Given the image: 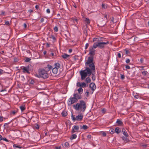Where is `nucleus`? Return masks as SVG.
Masks as SVG:
<instances>
[{
	"label": "nucleus",
	"instance_id": "nucleus-9",
	"mask_svg": "<svg viewBox=\"0 0 149 149\" xmlns=\"http://www.w3.org/2000/svg\"><path fill=\"white\" fill-rule=\"evenodd\" d=\"M89 87L91 88V90L92 91V93L93 92V91L95 90L96 87L95 84L94 83H91L89 85Z\"/></svg>",
	"mask_w": 149,
	"mask_h": 149
},
{
	"label": "nucleus",
	"instance_id": "nucleus-22",
	"mask_svg": "<svg viewBox=\"0 0 149 149\" xmlns=\"http://www.w3.org/2000/svg\"><path fill=\"white\" fill-rule=\"evenodd\" d=\"M91 80L90 78L88 77L86 78L85 81L87 83H90L91 82Z\"/></svg>",
	"mask_w": 149,
	"mask_h": 149
},
{
	"label": "nucleus",
	"instance_id": "nucleus-6",
	"mask_svg": "<svg viewBox=\"0 0 149 149\" xmlns=\"http://www.w3.org/2000/svg\"><path fill=\"white\" fill-rule=\"evenodd\" d=\"M75 95L76 94H74V97H70L69 99L68 102V104L69 105H70L78 101V100L75 97Z\"/></svg>",
	"mask_w": 149,
	"mask_h": 149
},
{
	"label": "nucleus",
	"instance_id": "nucleus-24",
	"mask_svg": "<svg viewBox=\"0 0 149 149\" xmlns=\"http://www.w3.org/2000/svg\"><path fill=\"white\" fill-rule=\"evenodd\" d=\"M77 91L80 94H82V93H83V90L81 88H80L79 89H78Z\"/></svg>",
	"mask_w": 149,
	"mask_h": 149
},
{
	"label": "nucleus",
	"instance_id": "nucleus-13",
	"mask_svg": "<svg viewBox=\"0 0 149 149\" xmlns=\"http://www.w3.org/2000/svg\"><path fill=\"white\" fill-rule=\"evenodd\" d=\"M74 94H76L75 95V97L78 100V99H80L81 98V95H79L77 93H74Z\"/></svg>",
	"mask_w": 149,
	"mask_h": 149
},
{
	"label": "nucleus",
	"instance_id": "nucleus-3",
	"mask_svg": "<svg viewBox=\"0 0 149 149\" xmlns=\"http://www.w3.org/2000/svg\"><path fill=\"white\" fill-rule=\"evenodd\" d=\"M38 73V74H35V76L38 78L41 77L43 79H47L49 77V74L48 73L43 69H39Z\"/></svg>",
	"mask_w": 149,
	"mask_h": 149
},
{
	"label": "nucleus",
	"instance_id": "nucleus-47",
	"mask_svg": "<svg viewBox=\"0 0 149 149\" xmlns=\"http://www.w3.org/2000/svg\"><path fill=\"white\" fill-rule=\"evenodd\" d=\"M2 140H3L6 142H9L8 140L6 138H2Z\"/></svg>",
	"mask_w": 149,
	"mask_h": 149
},
{
	"label": "nucleus",
	"instance_id": "nucleus-50",
	"mask_svg": "<svg viewBox=\"0 0 149 149\" xmlns=\"http://www.w3.org/2000/svg\"><path fill=\"white\" fill-rule=\"evenodd\" d=\"M57 16L58 17V19H61V16L59 14H58L57 15Z\"/></svg>",
	"mask_w": 149,
	"mask_h": 149
},
{
	"label": "nucleus",
	"instance_id": "nucleus-4",
	"mask_svg": "<svg viewBox=\"0 0 149 149\" xmlns=\"http://www.w3.org/2000/svg\"><path fill=\"white\" fill-rule=\"evenodd\" d=\"M109 43V41H106V42H98L94 43L93 47L95 49L98 47L100 49H103L104 48L105 45H107Z\"/></svg>",
	"mask_w": 149,
	"mask_h": 149
},
{
	"label": "nucleus",
	"instance_id": "nucleus-15",
	"mask_svg": "<svg viewBox=\"0 0 149 149\" xmlns=\"http://www.w3.org/2000/svg\"><path fill=\"white\" fill-rule=\"evenodd\" d=\"M121 131V129H120L119 127H117L115 128V132L117 134L120 133Z\"/></svg>",
	"mask_w": 149,
	"mask_h": 149
},
{
	"label": "nucleus",
	"instance_id": "nucleus-11",
	"mask_svg": "<svg viewBox=\"0 0 149 149\" xmlns=\"http://www.w3.org/2000/svg\"><path fill=\"white\" fill-rule=\"evenodd\" d=\"M83 116L82 114L80 113L76 117V120L77 121H81L83 119Z\"/></svg>",
	"mask_w": 149,
	"mask_h": 149
},
{
	"label": "nucleus",
	"instance_id": "nucleus-51",
	"mask_svg": "<svg viewBox=\"0 0 149 149\" xmlns=\"http://www.w3.org/2000/svg\"><path fill=\"white\" fill-rule=\"evenodd\" d=\"M102 134L103 135V136H105L107 135V134L106 132H103L102 133Z\"/></svg>",
	"mask_w": 149,
	"mask_h": 149
},
{
	"label": "nucleus",
	"instance_id": "nucleus-61",
	"mask_svg": "<svg viewBox=\"0 0 149 149\" xmlns=\"http://www.w3.org/2000/svg\"><path fill=\"white\" fill-rule=\"evenodd\" d=\"M143 60L142 58H141L140 59V62H141V63H143Z\"/></svg>",
	"mask_w": 149,
	"mask_h": 149
},
{
	"label": "nucleus",
	"instance_id": "nucleus-26",
	"mask_svg": "<svg viewBox=\"0 0 149 149\" xmlns=\"http://www.w3.org/2000/svg\"><path fill=\"white\" fill-rule=\"evenodd\" d=\"M13 147L14 148H22V146H19L18 145H17L16 144H14L13 145Z\"/></svg>",
	"mask_w": 149,
	"mask_h": 149
},
{
	"label": "nucleus",
	"instance_id": "nucleus-18",
	"mask_svg": "<svg viewBox=\"0 0 149 149\" xmlns=\"http://www.w3.org/2000/svg\"><path fill=\"white\" fill-rule=\"evenodd\" d=\"M54 65L55 66L54 68H56L58 69L60 68L61 66L60 64L58 63H55Z\"/></svg>",
	"mask_w": 149,
	"mask_h": 149
},
{
	"label": "nucleus",
	"instance_id": "nucleus-64",
	"mask_svg": "<svg viewBox=\"0 0 149 149\" xmlns=\"http://www.w3.org/2000/svg\"><path fill=\"white\" fill-rule=\"evenodd\" d=\"M46 47H50V44L48 43L46 44Z\"/></svg>",
	"mask_w": 149,
	"mask_h": 149
},
{
	"label": "nucleus",
	"instance_id": "nucleus-57",
	"mask_svg": "<svg viewBox=\"0 0 149 149\" xmlns=\"http://www.w3.org/2000/svg\"><path fill=\"white\" fill-rule=\"evenodd\" d=\"M130 60L129 59H127L126 61V63H130Z\"/></svg>",
	"mask_w": 149,
	"mask_h": 149
},
{
	"label": "nucleus",
	"instance_id": "nucleus-48",
	"mask_svg": "<svg viewBox=\"0 0 149 149\" xmlns=\"http://www.w3.org/2000/svg\"><path fill=\"white\" fill-rule=\"evenodd\" d=\"M3 71L2 69H0V75L3 73Z\"/></svg>",
	"mask_w": 149,
	"mask_h": 149
},
{
	"label": "nucleus",
	"instance_id": "nucleus-60",
	"mask_svg": "<svg viewBox=\"0 0 149 149\" xmlns=\"http://www.w3.org/2000/svg\"><path fill=\"white\" fill-rule=\"evenodd\" d=\"M118 57L119 58H120L121 57V54L120 53H118Z\"/></svg>",
	"mask_w": 149,
	"mask_h": 149
},
{
	"label": "nucleus",
	"instance_id": "nucleus-5",
	"mask_svg": "<svg viewBox=\"0 0 149 149\" xmlns=\"http://www.w3.org/2000/svg\"><path fill=\"white\" fill-rule=\"evenodd\" d=\"M22 69L24 73L26 72L28 73H30L29 72V71H32L33 68L31 65H29L27 67H22Z\"/></svg>",
	"mask_w": 149,
	"mask_h": 149
},
{
	"label": "nucleus",
	"instance_id": "nucleus-45",
	"mask_svg": "<svg viewBox=\"0 0 149 149\" xmlns=\"http://www.w3.org/2000/svg\"><path fill=\"white\" fill-rule=\"evenodd\" d=\"M51 38H52L53 40H56V39L55 37L53 35H52Z\"/></svg>",
	"mask_w": 149,
	"mask_h": 149
},
{
	"label": "nucleus",
	"instance_id": "nucleus-30",
	"mask_svg": "<svg viewBox=\"0 0 149 149\" xmlns=\"http://www.w3.org/2000/svg\"><path fill=\"white\" fill-rule=\"evenodd\" d=\"M124 50L125 51V54L126 55H128L130 53V51L127 49H125Z\"/></svg>",
	"mask_w": 149,
	"mask_h": 149
},
{
	"label": "nucleus",
	"instance_id": "nucleus-41",
	"mask_svg": "<svg viewBox=\"0 0 149 149\" xmlns=\"http://www.w3.org/2000/svg\"><path fill=\"white\" fill-rule=\"evenodd\" d=\"M69 145V143L68 142H66L64 144V146L65 147H68Z\"/></svg>",
	"mask_w": 149,
	"mask_h": 149
},
{
	"label": "nucleus",
	"instance_id": "nucleus-39",
	"mask_svg": "<svg viewBox=\"0 0 149 149\" xmlns=\"http://www.w3.org/2000/svg\"><path fill=\"white\" fill-rule=\"evenodd\" d=\"M89 44L88 43H87L86 44L85 46V49H86L88 48V47L89 46Z\"/></svg>",
	"mask_w": 149,
	"mask_h": 149
},
{
	"label": "nucleus",
	"instance_id": "nucleus-59",
	"mask_svg": "<svg viewBox=\"0 0 149 149\" xmlns=\"http://www.w3.org/2000/svg\"><path fill=\"white\" fill-rule=\"evenodd\" d=\"M47 13H50V10H49V9H47Z\"/></svg>",
	"mask_w": 149,
	"mask_h": 149
},
{
	"label": "nucleus",
	"instance_id": "nucleus-17",
	"mask_svg": "<svg viewBox=\"0 0 149 149\" xmlns=\"http://www.w3.org/2000/svg\"><path fill=\"white\" fill-rule=\"evenodd\" d=\"M116 123L118 125H121L123 124L122 121L119 119H118Z\"/></svg>",
	"mask_w": 149,
	"mask_h": 149
},
{
	"label": "nucleus",
	"instance_id": "nucleus-46",
	"mask_svg": "<svg viewBox=\"0 0 149 149\" xmlns=\"http://www.w3.org/2000/svg\"><path fill=\"white\" fill-rule=\"evenodd\" d=\"M126 69H130V67L129 65H127L125 66Z\"/></svg>",
	"mask_w": 149,
	"mask_h": 149
},
{
	"label": "nucleus",
	"instance_id": "nucleus-20",
	"mask_svg": "<svg viewBox=\"0 0 149 149\" xmlns=\"http://www.w3.org/2000/svg\"><path fill=\"white\" fill-rule=\"evenodd\" d=\"M84 21L85 22L88 24H89L91 22V21L90 19L87 18H85Z\"/></svg>",
	"mask_w": 149,
	"mask_h": 149
},
{
	"label": "nucleus",
	"instance_id": "nucleus-10",
	"mask_svg": "<svg viewBox=\"0 0 149 149\" xmlns=\"http://www.w3.org/2000/svg\"><path fill=\"white\" fill-rule=\"evenodd\" d=\"M52 68V67L50 65L48 64L47 66L44 68L43 69L47 73Z\"/></svg>",
	"mask_w": 149,
	"mask_h": 149
},
{
	"label": "nucleus",
	"instance_id": "nucleus-19",
	"mask_svg": "<svg viewBox=\"0 0 149 149\" xmlns=\"http://www.w3.org/2000/svg\"><path fill=\"white\" fill-rule=\"evenodd\" d=\"M81 128L86 130L88 128V127L86 125H84L82 126H81Z\"/></svg>",
	"mask_w": 149,
	"mask_h": 149
},
{
	"label": "nucleus",
	"instance_id": "nucleus-49",
	"mask_svg": "<svg viewBox=\"0 0 149 149\" xmlns=\"http://www.w3.org/2000/svg\"><path fill=\"white\" fill-rule=\"evenodd\" d=\"M121 78L122 79H124L125 78V76L124 75L121 74Z\"/></svg>",
	"mask_w": 149,
	"mask_h": 149
},
{
	"label": "nucleus",
	"instance_id": "nucleus-62",
	"mask_svg": "<svg viewBox=\"0 0 149 149\" xmlns=\"http://www.w3.org/2000/svg\"><path fill=\"white\" fill-rule=\"evenodd\" d=\"M28 11L29 13H31L33 12V10H32L30 9V10H28Z\"/></svg>",
	"mask_w": 149,
	"mask_h": 149
},
{
	"label": "nucleus",
	"instance_id": "nucleus-56",
	"mask_svg": "<svg viewBox=\"0 0 149 149\" xmlns=\"http://www.w3.org/2000/svg\"><path fill=\"white\" fill-rule=\"evenodd\" d=\"M86 96L87 97H88V95L89 94V92L88 91H87L86 92Z\"/></svg>",
	"mask_w": 149,
	"mask_h": 149
},
{
	"label": "nucleus",
	"instance_id": "nucleus-16",
	"mask_svg": "<svg viewBox=\"0 0 149 149\" xmlns=\"http://www.w3.org/2000/svg\"><path fill=\"white\" fill-rule=\"evenodd\" d=\"M128 136H123L122 137V139L125 142H127L129 141V140L127 139V137Z\"/></svg>",
	"mask_w": 149,
	"mask_h": 149
},
{
	"label": "nucleus",
	"instance_id": "nucleus-31",
	"mask_svg": "<svg viewBox=\"0 0 149 149\" xmlns=\"http://www.w3.org/2000/svg\"><path fill=\"white\" fill-rule=\"evenodd\" d=\"M142 74L143 76L146 75L148 74V72L146 71H143L142 72Z\"/></svg>",
	"mask_w": 149,
	"mask_h": 149
},
{
	"label": "nucleus",
	"instance_id": "nucleus-36",
	"mask_svg": "<svg viewBox=\"0 0 149 149\" xmlns=\"http://www.w3.org/2000/svg\"><path fill=\"white\" fill-rule=\"evenodd\" d=\"M54 30L56 32H57L58 31V27L57 26H55L54 28Z\"/></svg>",
	"mask_w": 149,
	"mask_h": 149
},
{
	"label": "nucleus",
	"instance_id": "nucleus-52",
	"mask_svg": "<svg viewBox=\"0 0 149 149\" xmlns=\"http://www.w3.org/2000/svg\"><path fill=\"white\" fill-rule=\"evenodd\" d=\"M35 8L37 10H38L39 8V6L38 5H36L35 6Z\"/></svg>",
	"mask_w": 149,
	"mask_h": 149
},
{
	"label": "nucleus",
	"instance_id": "nucleus-53",
	"mask_svg": "<svg viewBox=\"0 0 149 149\" xmlns=\"http://www.w3.org/2000/svg\"><path fill=\"white\" fill-rule=\"evenodd\" d=\"M87 138L89 139H91V136L90 134L88 135L87 136Z\"/></svg>",
	"mask_w": 149,
	"mask_h": 149
},
{
	"label": "nucleus",
	"instance_id": "nucleus-34",
	"mask_svg": "<svg viewBox=\"0 0 149 149\" xmlns=\"http://www.w3.org/2000/svg\"><path fill=\"white\" fill-rule=\"evenodd\" d=\"M35 127L36 129L38 130L39 128V126L37 124H35Z\"/></svg>",
	"mask_w": 149,
	"mask_h": 149
},
{
	"label": "nucleus",
	"instance_id": "nucleus-55",
	"mask_svg": "<svg viewBox=\"0 0 149 149\" xmlns=\"http://www.w3.org/2000/svg\"><path fill=\"white\" fill-rule=\"evenodd\" d=\"M3 120V117L0 116V121H2Z\"/></svg>",
	"mask_w": 149,
	"mask_h": 149
},
{
	"label": "nucleus",
	"instance_id": "nucleus-27",
	"mask_svg": "<svg viewBox=\"0 0 149 149\" xmlns=\"http://www.w3.org/2000/svg\"><path fill=\"white\" fill-rule=\"evenodd\" d=\"M20 108L22 111H24L25 109V107L24 106V105H22L20 107Z\"/></svg>",
	"mask_w": 149,
	"mask_h": 149
},
{
	"label": "nucleus",
	"instance_id": "nucleus-29",
	"mask_svg": "<svg viewBox=\"0 0 149 149\" xmlns=\"http://www.w3.org/2000/svg\"><path fill=\"white\" fill-rule=\"evenodd\" d=\"M115 132V130L113 128H111L109 130V132L111 134H113Z\"/></svg>",
	"mask_w": 149,
	"mask_h": 149
},
{
	"label": "nucleus",
	"instance_id": "nucleus-33",
	"mask_svg": "<svg viewBox=\"0 0 149 149\" xmlns=\"http://www.w3.org/2000/svg\"><path fill=\"white\" fill-rule=\"evenodd\" d=\"M31 60V58H29L27 57L25 58V61L26 62H28Z\"/></svg>",
	"mask_w": 149,
	"mask_h": 149
},
{
	"label": "nucleus",
	"instance_id": "nucleus-43",
	"mask_svg": "<svg viewBox=\"0 0 149 149\" xmlns=\"http://www.w3.org/2000/svg\"><path fill=\"white\" fill-rule=\"evenodd\" d=\"M5 13L4 11H3V10L1 11V15H5Z\"/></svg>",
	"mask_w": 149,
	"mask_h": 149
},
{
	"label": "nucleus",
	"instance_id": "nucleus-40",
	"mask_svg": "<svg viewBox=\"0 0 149 149\" xmlns=\"http://www.w3.org/2000/svg\"><path fill=\"white\" fill-rule=\"evenodd\" d=\"M134 93L133 94V95L134 97V98H135L136 99H138L139 97V96L138 95H134Z\"/></svg>",
	"mask_w": 149,
	"mask_h": 149
},
{
	"label": "nucleus",
	"instance_id": "nucleus-25",
	"mask_svg": "<svg viewBox=\"0 0 149 149\" xmlns=\"http://www.w3.org/2000/svg\"><path fill=\"white\" fill-rule=\"evenodd\" d=\"M67 114V113L66 111H63L61 113L62 116L64 117L66 116Z\"/></svg>",
	"mask_w": 149,
	"mask_h": 149
},
{
	"label": "nucleus",
	"instance_id": "nucleus-42",
	"mask_svg": "<svg viewBox=\"0 0 149 149\" xmlns=\"http://www.w3.org/2000/svg\"><path fill=\"white\" fill-rule=\"evenodd\" d=\"M35 82L33 80H31L30 81V84H34Z\"/></svg>",
	"mask_w": 149,
	"mask_h": 149
},
{
	"label": "nucleus",
	"instance_id": "nucleus-7",
	"mask_svg": "<svg viewBox=\"0 0 149 149\" xmlns=\"http://www.w3.org/2000/svg\"><path fill=\"white\" fill-rule=\"evenodd\" d=\"M94 48L93 47V46H91L89 47V54L91 56H94L95 54V50L94 49Z\"/></svg>",
	"mask_w": 149,
	"mask_h": 149
},
{
	"label": "nucleus",
	"instance_id": "nucleus-8",
	"mask_svg": "<svg viewBox=\"0 0 149 149\" xmlns=\"http://www.w3.org/2000/svg\"><path fill=\"white\" fill-rule=\"evenodd\" d=\"M79 130V127L77 125H75L73 127L72 130L71 132L72 134L74 133L76 131H78Z\"/></svg>",
	"mask_w": 149,
	"mask_h": 149
},
{
	"label": "nucleus",
	"instance_id": "nucleus-1",
	"mask_svg": "<svg viewBox=\"0 0 149 149\" xmlns=\"http://www.w3.org/2000/svg\"><path fill=\"white\" fill-rule=\"evenodd\" d=\"M93 61V56L88 57L85 63V65L86 66H88L89 68L86 67L85 70H81L80 72L81 80H84L87 76H90L92 73V70L95 72V68Z\"/></svg>",
	"mask_w": 149,
	"mask_h": 149
},
{
	"label": "nucleus",
	"instance_id": "nucleus-2",
	"mask_svg": "<svg viewBox=\"0 0 149 149\" xmlns=\"http://www.w3.org/2000/svg\"><path fill=\"white\" fill-rule=\"evenodd\" d=\"M86 107L85 102L83 100H80L79 103H78L76 105H74L73 106L74 108L76 110H80L81 111L83 112L85 111Z\"/></svg>",
	"mask_w": 149,
	"mask_h": 149
},
{
	"label": "nucleus",
	"instance_id": "nucleus-35",
	"mask_svg": "<svg viewBox=\"0 0 149 149\" xmlns=\"http://www.w3.org/2000/svg\"><path fill=\"white\" fill-rule=\"evenodd\" d=\"M102 8L104 9H106L107 8V6H106L105 4L104 3H102Z\"/></svg>",
	"mask_w": 149,
	"mask_h": 149
},
{
	"label": "nucleus",
	"instance_id": "nucleus-44",
	"mask_svg": "<svg viewBox=\"0 0 149 149\" xmlns=\"http://www.w3.org/2000/svg\"><path fill=\"white\" fill-rule=\"evenodd\" d=\"M5 24L7 25H10V23L8 21H6L5 22Z\"/></svg>",
	"mask_w": 149,
	"mask_h": 149
},
{
	"label": "nucleus",
	"instance_id": "nucleus-21",
	"mask_svg": "<svg viewBox=\"0 0 149 149\" xmlns=\"http://www.w3.org/2000/svg\"><path fill=\"white\" fill-rule=\"evenodd\" d=\"M77 135L75 134H72L70 137V139L71 140H72L73 139H75L77 138Z\"/></svg>",
	"mask_w": 149,
	"mask_h": 149
},
{
	"label": "nucleus",
	"instance_id": "nucleus-23",
	"mask_svg": "<svg viewBox=\"0 0 149 149\" xmlns=\"http://www.w3.org/2000/svg\"><path fill=\"white\" fill-rule=\"evenodd\" d=\"M70 56L66 54H64L63 55H62V57L64 58H68Z\"/></svg>",
	"mask_w": 149,
	"mask_h": 149
},
{
	"label": "nucleus",
	"instance_id": "nucleus-14",
	"mask_svg": "<svg viewBox=\"0 0 149 149\" xmlns=\"http://www.w3.org/2000/svg\"><path fill=\"white\" fill-rule=\"evenodd\" d=\"M53 73L54 74H56L58 72V69L56 68H54L52 70Z\"/></svg>",
	"mask_w": 149,
	"mask_h": 149
},
{
	"label": "nucleus",
	"instance_id": "nucleus-63",
	"mask_svg": "<svg viewBox=\"0 0 149 149\" xmlns=\"http://www.w3.org/2000/svg\"><path fill=\"white\" fill-rule=\"evenodd\" d=\"M61 146L56 147H55V148L56 149H61Z\"/></svg>",
	"mask_w": 149,
	"mask_h": 149
},
{
	"label": "nucleus",
	"instance_id": "nucleus-38",
	"mask_svg": "<svg viewBox=\"0 0 149 149\" xmlns=\"http://www.w3.org/2000/svg\"><path fill=\"white\" fill-rule=\"evenodd\" d=\"M93 76L92 77V79L93 81L95 80V75H94L93 74H92Z\"/></svg>",
	"mask_w": 149,
	"mask_h": 149
},
{
	"label": "nucleus",
	"instance_id": "nucleus-58",
	"mask_svg": "<svg viewBox=\"0 0 149 149\" xmlns=\"http://www.w3.org/2000/svg\"><path fill=\"white\" fill-rule=\"evenodd\" d=\"M23 26L25 28H26L27 27V25L25 23L24 24Z\"/></svg>",
	"mask_w": 149,
	"mask_h": 149
},
{
	"label": "nucleus",
	"instance_id": "nucleus-54",
	"mask_svg": "<svg viewBox=\"0 0 149 149\" xmlns=\"http://www.w3.org/2000/svg\"><path fill=\"white\" fill-rule=\"evenodd\" d=\"M73 20L74 22H77L78 20L77 18H75L73 19Z\"/></svg>",
	"mask_w": 149,
	"mask_h": 149
},
{
	"label": "nucleus",
	"instance_id": "nucleus-28",
	"mask_svg": "<svg viewBox=\"0 0 149 149\" xmlns=\"http://www.w3.org/2000/svg\"><path fill=\"white\" fill-rule=\"evenodd\" d=\"M136 71V70L135 68L132 67L131 68V72H132V73H133V74H134Z\"/></svg>",
	"mask_w": 149,
	"mask_h": 149
},
{
	"label": "nucleus",
	"instance_id": "nucleus-37",
	"mask_svg": "<svg viewBox=\"0 0 149 149\" xmlns=\"http://www.w3.org/2000/svg\"><path fill=\"white\" fill-rule=\"evenodd\" d=\"M71 117L72 118V120H73V121H75V120H76V117L75 118V117L73 116V115L72 114Z\"/></svg>",
	"mask_w": 149,
	"mask_h": 149
},
{
	"label": "nucleus",
	"instance_id": "nucleus-32",
	"mask_svg": "<svg viewBox=\"0 0 149 149\" xmlns=\"http://www.w3.org/2000/svg\"><path fill=\"white\" fill-rule=\"evenodd\" d=\"M122 132H123V134L125 136H128V135L127 132L123 131Z\"/></svg>",
	"mask_w": 149,
	"mask_h": 149
},
{
	"label": "nucleus",
	"instance_id": "nucleus-12",
	"mask_svg": "<svg viewBox=\"0 0 149 149\" xmlns=\"http://www.w3.org/2000/svg\"><path fill=\"white\" fill-rule=\"evenodd\" d=\"M77 86L78 87H80V88L84 87H86V84L84 82L82 83L81 84L80 82H78L77 83Z\"/></svg>",
	"mask_w": 149,
	"mask_h": 149
}]
</instances>
